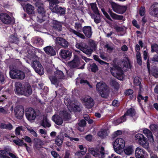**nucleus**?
<instances>
[{
	"mask_svg": "<svg viewBox=\"0 0 158 158\" xmlns=\"http://www.w3.org/2000/svg\"><path fill=\"white\" fill-rule=\"evenodd\" d=\"M121 67L114 64L110 69V72L113 76L121 80L123 78V71L127 70L130 67L129 60L127 58L123 61L121 64Z\"/></svg>",
	"mask_w": 158,
	"mask_h": 158,
	"instance_id": "obj_1",
	"label": "nucleus"
},
{
	"mask_svg": "<svg viewBox=\"0 0 158 158\" xmlns=\"http://www.w3.org/2000/svg\"><path fill=\"white\" fill-rule=\"evenodd\" d=\"M28 58L31 63V66L35 71L40 75H42L44 73L43 68L38 61V57L34 54H29Z\"/></svg>",
	"mask_w": 158,
	"mask_h": 158,
	"instance_id": "obj_2",
	"label": "nucleus"
},
{
	"mask_svg": "<svg viewBox=\"0 0 158 158\" xmlns=\"http://www.w3.org/2000/svg\"><path fill=\"white\" fill-rule=\"evenodd\" d=\"M15 92L18 95H23L27 96L32 93V90L30 85L24 86L20 82H17L15 83Z\"/></svg>",
	"mask_w": 158,
	"mask_h": 158,
	"instance_id": "obj_3",
	"label": "nucleus"
},
{
	"mask_svg": "<svg viewBox=\"0 0 158 158\" xmlns=\"http://www.w3.org/2000/svg\"><path fill=\"white\" fill-rule=\"evenodd\" d=\"M60 116L56 115H54L52 117V120L55 123L59 125H61L63 123L62 119L67 120L70 118V115L66 110H63L60 111Z\"/></svg>",
	"mask_w": 158,
	"mask_h": 158,
	"instance_id": "obj_4",
	"label": "nucleus"
},
{
	"mask_svg": "<svg viewBox=\"0 0 158 158\" xmlns=\"http://www.w3.org/2000/svg\"><path fill=\"white\" fill-rule=\"evenodd\" d=\"M125 142L122 138H119L115 139L113 144L114 151L117 154L122 155L123 154V149L125 146Z\"/></svg>",
	"mask_w": 158,
	"mask_h": 158,
	"instance_id": "obj_5",
	"label": "nucleus"
},
{
	"mask_svg": "<svg viewBox=\"0 0 158 158\" xmlns=\"http://www.w3.org/2000/svg\"><path fill=\"white\" fill-rule=\"evenodd\" d=\"M49 8L52 12L60 15H64L65 12V8L57 5L59 2L57 0H49Z\"/></svg>",
	"mask_w": 158,
	"mask_h": 158,
	"instance_id": "obj_6",
	"label": "nucleus"
},
{
	"mask_svg": "<svg viewBox=\"0 0 158 158\" xmlns=\"http://www.w3.org/2000/svg\"><path fill=\"white\" fill-rule=\"evenodd\" d=\"M96 89L102 97L106 98L108 96L109 90L105 83L102 82L98 83L96 85Z\"/></svg>",
	"mask_w": 158,
	"mask_h": 158,
	"instance_id": "obj_7",
	"label": "nucleus"
},
{
	"mask_svg": "<svg viewBox=\"0 0 158 158\" xmlns=\"http://www.w3.org/2000/svg\"><path fill=\"white\" fill-rule=\"evenodd\" d=\"M64 76L63 72L60 70H56L54 74L49 77V78L53 84H56L60 79H63Z\"/></svg>",
	"mask_w": 158,
	"mask_h": 158,
	"instance_id": "obj_8",
	"label": "nucleus"
},
{
	"mask_svg": "<svg viewBox=\"0 0 158 158\" xmlns=\"http://www.w3.org/2000/svg\"><path fill=\"white\" fill-rule=\"evenodd\" d=\"M135 139L138 141L139 144L145 148H148L149 143L147 139L141 134H137L135 136Z\"/></svg>",
	"mask_w": 158,
	"mask_h": 158,
	"instance_id": "obj_9",
	"label": "nucleus"
},
{
	"mask_svg": "<svg viewBox=\"0 0 158 158\" xmlns=\"http://www.w3.org/2000/svg\"><path fill=\"white\" fill-rule=\"evenodd\" d=\"M27 12L31 17V19L34 20H36L40 23H42L44 20V19H40L38 17H36L35 16V11L34 7L32 5L27 4L25 6Z\"/></svg>",
	"mask_w": 158,
	"mask_h": 158,
	"instance_id": "obj_10",
	"label": "nucleus"
},
{
	"mask_svg": "<svg viewBox=\"0 0 158 158\" xmlns=\"http://www.w3.org/2000/svg\"><path fill=\"white\" fill-rule=\"evenodd\" d=\"M81 25L80 23H75V28L77 31L71 28L69 29V31L70 32L74 34L80 38L84 39L85 38V36L79 32L81 30Z\"/></svg>",
	"mask_w": 158,
	"mask_h": 158,
	"instance_id": "obj_11",
	"label": "nucleus"
},
{
	"mask_svg": "<svg viewBox=\"0 0 158 158\" xmlns=\"http://www.w3.org/2000/svg\"><path fill=\"white\" fill-rule=\"evenodd\" d=\"M76 47L87 55L90 56L92 52L91 49L84 43H77L76 44Z\"/></svg>",
	"mask_w": 158,
	"mask_h": 158,
	"instance_id": "obj_12",
	"label": "nucleus"
},
{
	"mask_svg": "<svg viewBox=\"0 0 158 158\" xmlns=\"http://www.w3.org/2000/svg\"><path fill=\"white\" fill-rule=\"evenodd\" d=\"M89 152L96 158H103L104 157V150L103 147L101 148L100 152L96 149L91 148L89 149Z\"/></svg>",
	"mask_w": 158,
	"mask_h": 158,
	"instance_id": "obj_13",
	"label": "nucleus"
},
{
	"mask_svg": "<svg viewBox=\"0 0 158 158\" xmlns=\"http://www.w3.org/2000/svg\"><path fill=\"white\" fill-rule=\"evenodd\" d=\"M64 102L69 110L70 111H76L79 108L77 103L76 102L75 103L73 102H71L69 98H65L64 99Z\"/></svg>",
	"mask_w": 158,
	"mask_h": 158,
	"instance_id": "obj_14",
	"label": "nucleus"
},
{
	"mask_svg": "<svg viewBox=\"0 0 158 158\" xmlns=\"http://www.w3.org/2000/svg\"><path fill=\"white\" fill-rule=\"evenodd\" d=\"M111 4L113 10L116 13L122 14L126 10L127 7L125 6H120L114 2Z\"/></svg>",
	"mask_w": 158,
	"mask_h": 158,
	"instance_id": "obj_15",
	"label": "nucleus"
},
{
	"mask_svg": "<svg viewBox=\"0 0 158 158\" xmlns=\"http://www.w3.org/2000/svg\"><path fill=\"white\" fill-rule=\"evenodd\" d=\"M25 115L29 121L35 120L36 116L35 110L31 108H28L26 109Z\"/></svg>",
	"mask_w": 158,
	"mask_h": 158,
	"instance_id": "obj_16",
	"label": "nucleus"
},
{
	"mask_svg": "<svg viewBox=\"0 0 158 158\" xmlns=\"http://www.w3.org/2000/svg\"><path fill=\"white\" fill-rule=\"evenodd\" d=\"M36 2L35 3L36 6L37 7L38 13L41 17H44L45 15V10L44 7L43 3L40 2V0H34Z\"/></svg>",
	"mask_w": 158,
	"mask_h": 158,
	"instance_id": "obj_17",
	"label": "nucleus"
},
{
	"mask_svg": "<svg viewBox=\"0 0 158 158\" xmlns=\"http://www.w3.org/2000/svg\"><path fill=\"white\" fill-rule=\"evenodd\" d=\"M149 12L152 16L158 17V3L152 5L149 9Z\"/></svg>",
	"mask_w": 158,
	"mask_h": 158,
	"instance_id": "obj_18",
	"label": "nucleus"
},
{
	"mask_svg": "<svg viewBox=\"0 0 158 158\" xmlns=\"http://www.w3.org/2000/svg\"><path fill=\"white\" fill-rule=\"evenodd\" d=\"M83 101L87 107L90 108L94 105V102L92 98L89 96H86L83 98Z\"/></svg>",
	"mask_w": 158,
	"mask_h": 158,
	"instance_id": "obj_19",
	"label": "nucleus"
},
{
	"mask_svg": "<svg viewBox=\"0 0 158 158\" xmlns=\"http://www.w3.org/2000/svg\"><path fill=\"white\" fill-rule=\"evenodd\" d=\"M80 63V60L77 56H75L74 60L69 62L68 65L70 67L75 68L78 67Z\"/></svg>",
	"mask_w": 158,
	"mask_h": 158,
	"instance_id": "obj_20",
	"label": "nucleus"
},
{
	"mask_svg": "<svg viewBox=\"0 0 158 158\" xmlns=\"http://www.w3.org/2000/svg\"><path fill=\"white\" fill-rule=\"evenodd\" d=\"M0 19L5 24H9L11 21L10 17L5 13H2L0 15Z\"/></svg>",
	"mask_w": 158,
	"mask_h": 158,
	"instance_id": "obj_21",
	"label": "nucleus"
},
{
	"mask_svg": "<svg viewBox=\"0 0 158 158\" xmlns=\"http://www.w3.org/2000/svg\"><path fill=\"white\" fill-rule=\"evenodd\" d=\"M15 116L19 119L22 118L24 114V109L22 107H16L15 110Z\"/></svg>",
	"mask_w": 158,
	"mask_h": 158,
	"instance_id": "obj_22",
	"label": "nucleus"
},
{
	"mask_svg": "<svg viewBox=\"0 0 158 158\" xmlns=\"http://www.w3.org/2000/svg\"><path fill=\"white\" fill-rule=\"evenodd\" d=\"M145 154V152L142 149L139 147L136 148L135 155L136 158H144Z\"/></svg>",
	"mask_w": 158,
	"mask_h": 158,
	"instance_id": "obj_23",
	"label": "nucleus"
},
{
	"mask_svg": "<svg viewBox=\"0 0 158 158\" xmlns=\"http://www.w3.org/2000/svg\"><path fill=\"white\" fill-rule=\"evenodd\" d=\"M56 44H58L64 47H67L68 46V42L64 39L61 38L57 37L55 41Z\"/></svg>",
	"mask_w": 158,
	"mask_h": 158,
	"instance_id": "obj_24",
	"label": "nucleus"
},
{
	"mask_svg": "<svg viewBox=\"0 0 158 158\" xmlns=\"http://www.w3.org/2000/svg\"><path fill=\"white\" fill-rule=\"evenodd\" d=\"M83 31L85 35L88 38L91 37L92 32V28L89 26H86L83 27L82 28Z\"/></svg>",
	"mask_w": 158,
	"mask_h": 158,
	"instance_id": "obj_25",
	"label": "nucleus"
},
{
	"mask_svg": "<svg viewBox=\"0 0 158 158\" xmlns=\"http://www.w3.org/2000/svg\"><path fill=\"white\" fill-rule=\"evenodd\" d=\"M44 50L45 53L51 56L56 55V53L53 48L50 46H47L44 48Z\"/></svg>",
	"mask_w": 158,
	"mask_h": 158,
	"instance_id": "obj_26",
	"label": "nucleus"
},
{
	"mask_svg": "<svg viewBox=\"0 0 158 158\" xmlns=\"http://www.w3.org/2000/svg\"><path fill=\"white\" fill-rule=\"evenodd\" d=\"M143 133L147 136L149 140L152 142H154L152 132L148 129L145 128L143 130Z\"/></svg>",
	"mask_w": 158,
	"mask_h": 158,
	"instance_id": "obj_27",
	"label": "nucleus"
},
{
	"mask_svg": "<svg viewBox=\"0 0 158 158\" xmlns=\"http://www.w3.org/2000/svg\"><path fill=\"white\" fill-rule=\"evenodd\" d=\"M13 142L16 145L20 146H24L26 148V149L27 151H28L29 148L27 146L26 143H24L22 139H18L16 140H14Z\"/></svg>",
	"mask_w": 158,
	"mask_h": 158,
	"instance_id": "obj_28",
	"label": "nucleus"
},
{
	"mask_svg": "<svg viewBox=\"0 0 158 158\" xmlns=\"http://www.w3.org/2000/svg\"><path fill=\"white\" fill-rule=\"evenodd\" d=\"M134 148L132 146H126L123 149V152L127 155H130L132 154L134 152Z\"/></svg>",
	"mask_w": 158,
	"mask_h": 158,
	"instance_id": "obj_29",
	"label": "nucleus"
},
{
	"mask_svg": "<svg viewBox=\"0 0 158 158\" xmlns=\"http://www.w3.org/2000/svg\"><path fill=\"white\" fill-rule=\"evenodd\" d=\"M60 55L64 59H65L68 57H70L71 55V53L67 50H61Z\"/></svg>",
	"mask_w": 158,
	"mask_h": 158,
	"instance_id": "obj_30",
	"label": "nucleus"
},
{
	"mask_svg": "<svg viewBox=\"0 0 158 158\" xmlns=\"http://www.w3.org/2000/svg\"><path fill=\"white\" fill-rule=\"evenodd\" d=\"M109 12L111 17L114 19L121 20L123 19V17L122 15H117L111 11Z\"/></svg>",
	"mask_w": 158,
	"mask_h": 158,
	"instance_id": "obj_31",
	"label": "nucleus"
},
{
	"mask_svg": "<svg viewBox=\"0 0 158 158\" xmlns=\"http://www.w3.org/2000/svg\"><path fill=\"white\" fill-rule=\"evenodd\" d=\"M9 40L12 43L17 44L19 41V38L17 37L16 35H11L10 37Z\"/></svg>",
	"mask_w": 158,
	"mask_h": 158,
	"instance_id": "obj_32",
	"label": "nucleus"
},
{
	"mask_svg": "<svg viewBox=\"0 0 158 158\" xmlns=\"http://www.w3.org/2000/svg\"><path fill=\"white\" fill-rule=\"evenodd\" d=\"M18 70L13 69L11 70L9 72V74L10 77L12 79H16L17 75Z\"/></svg>",
	"mask_w": 158,
	"mask_h": 158,
	"instance_id": "obj_33",
	"label": "nucleus"
},
{
	"mask_svg": "<svg viewBox=\"0 0 158 158\" xmlns=\"http://www.w3.org/2000/svg\"><path fill=\"white\" fill-rule=\"evenodd\" d=\"M44 127H49L51 126V124L49 120L47 118V117H45L44 119L43 122L41 124Z\"/></svg>",
	"mask_w": 158,
	"mask_h": 158,
	"instance_id": "obj_34",
	"label": "nucleus"
},
{
	"mask_svg": "<svg viewBox=\"0 0 158 158\" xmlns=\"http://www.w3.org/2000/svg\"><path fill=\"white\" fill-rule=\"evenodd\" d=\"M17 73V76L16 79L23 80L25 77V74L23 72L20 70H18Z\"/></svg>",
	"mask_w": 158,
	"mask_h": 158,
	"instance_id": "obj_35",
	"label": "nucleus"
},
{
	"mask_svg": "<svg viewBox=\"0 0 158 158\" xmlns=\"http://www.w3.org/2000/svg\"><path fill=\"white\" fill-rule=\"evenodd\" d=\"M135 114V111L134 109L131 108L128 110L127 112L124 114V116H126L128 115H129L131 117L134 116Z\"/></svg>",
	"mask_w": 158,
	"mask_h": 158,
	"instance_id": "obj_36",
	"label": "nucleus"
},
{
	"mask_svg": "<svg viewBox=\"0 0 158 158\" xmlns=\"http://www.w3.org/2000/svg\"><path fill=\"white\" fill-rule=\"evenodd\" d=\"M126 118L125 116H124V115L120 118L117 119L115 120L114 121V124L115 125H117L125 121L126 120Z\"/></svg>",
	"mask_w": 158,
	"mask_h": 158,
	"instance_id": "obj_37",
	"label": "nucleus"
},
{
	"mask_svg": "<svg viewBox=\"0 0 158 158\" xmlns=\"http://www.w3.org/2000/svg\"><path fill=\"white\" fill-rule=\"evenodd\" d=\"M8 153L5 150H0V158H10L8 156Z\"/></svg>",
	"mask_w": 158,
	"mask_h": 158,
	"instance_id": "obj_38",
	"label": "nucleus"
},
{
	"mask_svg": "<svg viewBox=\"0 0 158 158\" xmlns=\"http://www.w3.org/2000/svg\"><path fill=\"white\" fill-rule=\"evenodd\" d=\"M98 135L101 138H104L106 137L108 134V131L104 130H102L98 133Z\"/></svg>",
	"mask_w": 158,
	"mask_h": 158,
	"instance_id": "obj_39",
	"label": "nucleus"
},
{
	"mask_svg": "<svg viewBox=\"0 0 158 158\" xmlns=\"http://www.w3.org/2000/svg\"><path fill=\"white\" fill-rule=\"evenodd\" d=\"M96 16H95L93 15L92 16V18L94 19L95 22L96 23H99L101 21L100 15L99 13L97 14H95Z\"/></svg>",
	"mask_w": 158,
	"mask_h": 158,
	"instance_id": "obj_40",
	"label": "nucleus"
},
{
	"mask_svg": "<svg viewBox=\"0 0 158 158\" xmlns=\"http://www.w3.org/2000/svg\"><path fill=\"white\" fill-rule=\"evenodd\" d=\"M90 5L92 10L95 14L99 13L98 9L97 6L96 4L95 3H91Z\"/></svg>",
	"mask_w": 158,
	"mask_h": 158,
	"instance_id": "obj_41",
	"label": "nucleus"
},
{
	"mask_svg": "<svg viewBox=\"0 0 158 158\" xmlns=\"http://www.w3.org/2000/svg\"><path fill=\"white\" fill-rule=\"evenodd\" d=\"M0 127L2 128H6L10 130L12 128L13 126L10 123H8V124L1 123L0 126Z\"/></svg>",
	"mask_w": 158,
	"mask_h": 158,
	"instance_id": "obj_42",
	"label": "nucleus"
},
{
	"mask_svg": "<svg viewBox=\"0 0 158 158\" xmlns=\"http://www.w3.org/2000/svg\"><path fill=\"white\" fill-rule=\"evenodd\" d=\"M63 142V138L60 136H58L55 139V143L58 146H60L62 144Z\"/></svg>",
	"mask_w": 158,
	"mask_h": 158,
	"instance_id": "obj_43",
	"label": "nucleus"
},
{
	"mask_svg": "<svg viewBox=\"0 0 158 158\" xmlns=\"http://www.w3.org/2000/svg\"><path fill=\"white\" fill-rule=\"evenodd\" d=\"M90 69L94 72H96L98 70V67L95 63H93L90 65Z\"/></svg>",
	"mask_w": 158,
	"mask_h": 158,
	"instance_id": "obj_44",
	"label": "nucleus"
},
{
	"mask_svg": "<svg viewBox=\"0 0 158 158\" xmlns=\"http://www.w3.org/2000/svg\"><path fill=\"white\" fill-rule=\"evenodd\" d=\"M148 97L145 96V97H143L139 92L138 94V100L139 102H140L141 100H144L145 102H146L148 101Z\"/></svg>",
	"mask_w": 158,
	"mask_h": 158,
	"instance_id": "obj_45",
	"label": "nucleus"
},
{
	"mask_svg": "<svg viewBox=\"0 0 158 158\" xmlns=\"http://www.w3.org/2000/svg\"><path fill=\"white\" fill-rule=\"evenodd\" d=\"M54 27L59 31H61L62 29L61 23L59 22H56L54 25Z\"/></svg>",
	"mask_w": 158,
	"mask_h": 158,
	"instance_id": "obj_46",
	"label": "nucleus"
},
{
	"mask_svg": "<svg viewBox=\"0 0 158 158\" xmlns=\"http://www.w3.org/2000/svg\"><path fill=\"white\" fill-rule=\"evenodd\" d=\"M134 82L135 85H139V87L140 88V90H141V87L140 85V82L139 81V77H135L134 79Z\"/></svg>",
	"mask_w": 158,
	"mask_h": 158,
	"instance_id": "obj_47",
	"label": "nucleus"
},
{
	"mask_svg": "<svg viewBox=\"0 0 158 158\" xmlns=\"http://www.w3.org/2000/svg\"><path fill=\"white\" fill-rule=\"evenodd\" d=\"M137 60L138 63L140 65L142 63V58L140 53L139 52H138L136 53Z\"/></svg>",
	"mask_w": 158,
	"mask_h": 158,
	"instance_id": "obj_48",
	"label": "nucleus"
},
{
	"mask_svg": "<svg viewBox=\"0 0 158 158\" xmlns=\"http://www.w3.org/2000/svg\"><path fill=\"white\" fill-rule=\"evenodd\" d=\"M90 45L92 48L91 49L93 51V50H95L96 49L97 44L93 40H91L90 41Z\"/></svg>",
	"mask_w": 158,
	"mask_h": 158,
	"instance_id": "obj_49",
	"label": "nucleus"
},
{
	"mask_svg": "<svg viewBox=\"0 0 158 158\" xmlns=\"http://www.w3.org/2000/svg\"><path fill=\"white\" fill-rule=\"evenodd\" d=\"M152 50V52H156L158 54V45L157 44H153L151 46Z\"/></svg>",
	"mask_w": 158,
	"mask_h": 158,
	"instance_id": "obj_50",
	"label": "nucleus"
},
{
	"mask_svg": "<svg viewBox=\"0 0 158 158\" xmlns=\"http://www.w3.org/2000/svg\"><path fill=\"white\" fill-rule=\"evenodd\" d=\"M110 83L111 85L113 86L116 89L118 87V83L114 80H112Z\"/></svg>",
	"mask_w": 158,
	"mask_h": 158,
	"instance_id": "obj_51",
	"label": "nucleus"
},
{
	"mask_svg": "<svg viewBox=\"0 0 158 158\" xmlns=\"http://www.w3.org/2000/svg\"><path fill=\"white\" fill-rule=\"evenodd\" d=\"M27 130L34 136L36 137L37 134L36 132L31 127H27Z\"/></svg>",
	"mask_w": 158,
	"mask_h": 158,
	"instance_id": "obj_52",
	"label": "nucleus"
},
{
	"mask_svg": "<svg viewBox=\"0 0 158 158\" xmlns=\"http://www.w3.org/2000/svg\"><path fill=\"white\" fill-rule=\"evenodd\" d=\"M80 83L81 84L84 83L85 84L87 85L90 88H92L93 87L92 85L90 84L87 81L84 80H81Z\"/></svg>",
	"mask_w": 158,
	"mask_h": 158,
	"instance_id": "obj_53",
	"label": "nucleus"
},
{
	"mask_svg": "<svg viewBox=\"0 0 158 158\" xmlns=\"http://www.w3.org/2000/svg\"><path fill=\"white\" fill-rule=\"evenodd\" d=\"M86 149H84V150H83V151L76 152L75 154L76 155L80 156L81 155H84L86 153Z\"/></svg>",
	"mask_w": 158,
	"mask_h": 158,
	"instance_id": "obj_54",
	"label": "nucleus"
},
{
	"mask_svg": "<svg viewBox=\"0 0 158 158\" xmlns=\"http://www.w3.org/2000/svg\"><path fill=\"white\" fill-rule=\"evenodd\" d=\"M145 13V9L144 7H141L139 10V14L141 16L144 15Z\"/></svg>",
	"mask_w": 158,
	"mask_h": 158,
	"instance_id": "obj_55",
	"label": "nucleus"
},
{
	"mask_svg": "<svg viewBox=\"0 0 158 158\" xmlns=\"http://www.w3.org/2000/svg\"><path fill=\"white\" fill-rule=\"evenodd\" d=\"M22 130H23L22 127H17L15 130L16 135H20V131Z\"/></svg>",
	"mask_w": 158,
	"mask_h": 158,
	"instance_id": "obj_56",
	"label": "nucleus"
},
{
	"mask_svg": "<svg viewBox=\"0 0 158 158\" xmlns=\"http://www.w3.org/2000/svg\"><path fill=\"white\" fill-rule=\"evenodd\" d=\"M100 57L102 59L105 60H107V58L105 55V53L104 52H101L100 53Z\"/></svg>",
	"mask_w": 158,
	"mask_h": 158,
	"instance_id": "obj_57",
	"label": "nucleus"
},
{
	"mask_svg": "<svg viewBox=\"0 0 158 158\" xmlns=\"http://www.w3.org/2000/svg\"><path fill=\"white\" fill-rule=\"evenodd\" d=\"M101 10L103 14L107 19L111 21L112 20L111 18H110V16L106 12V11L104 9H102Z\"/></svg>",
	"mask_w": 158,
	"mask_h": 158,
	"instance_id": "obj_58",
	"label": "nucleus"
},
{
	"mask_svg": "<svg viewBox=\"0 0 158 158\" xmlns=\"http://www.w3.org/2000/svg\"><path fill=\"white\" fill-rule=\"evenodd\" d=\"M101 10L103 14L107 19L111 21L112 20L111 18H110V16L106 12V11L104 9H102Z\"/></svg>",
	"mask_w": 158,
	"mask_h": 158,
	"instance_id": "obj_59",
	"label": "nucleus"
},
{
	"mask_svg": "<svg viewBox=\"0 0 158 158\" xmlns=\"http://www.w3.org/2000/svg\"><path fill=\"white\" fill-rule=\"evenodd\" d=\"M36 43L40 46L42 45L44 43L43 40L40 38H38L36 40Z\"/></svg>",
	"mask_w": 158,
	"mask_h": 158,
	"instance_id": "obj_60",
	"label": "nucleus"
},
{
	"mask_svg": "<svg viewBox=\"0 0 158 158\" xmlns=\"http://www.w3.org/2000/svg\"><path fill=\"white\" fill-rule=\"evenodd\" d=\"M86 122L84 120H81L79 123V126L81 127H85L86 125Z\"/></svg>",
	"mask_w": 158,
	"mask_h": 158,
	"instance_id": "obj_61",
	"label": "nucleus"
},
{
	"mask_svg": "<svg viewBox=\"0 0 158 158\" xmlns=\"http://www.w3.org/2000/svg\"><path fill=\"white\" fill-rule=\"evenodd\" d=\"M8 110L7 109H4L3 107L0 108V113L3 114H6L8 113Z\"/></svg>",
	"mask_w": 158,
	"mask_h": 158,
	"instance_id": "obj_62",
	"label": "nucleus"
},
{
	"mask_svg": "<svg viewBox=\"0 0 158 158\" xmlns=\"http://www.w3.org/2000/svg\"><path fill=\"white\" fill-rule=\"evenodd\" d=\"M150 127L152 131H155L157 129V126L155 124H152L150 125Z\"/></svg>",
	"mask_w": 158,
	"mask_h": 158,
	"instance_id": "obj_63",
	"label": "nucleus"
},
{
	"mask_svg": "<svg viewBox=\"0 0 158 158\" xmlns=\"http://www.w3.org/2000/svg\"><path fill=\"white\" fill-rule=\"evenodd\" d=\"M51 154L55 158H60L59 155L55 151H52Z\"/></svg>",
	"mask_w": 158,
	"mask_h": 158,
	"instance_id": "obj_64",
	"label": "nucleus"
}]
</instances>
